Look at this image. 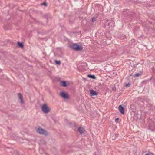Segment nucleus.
<instances>
[{
    "mask_svg": "<svg viewBox=\"0 0 155 155\" xmlns=\"http://www.w3.org/2000/svg\"><path fill=\"white\" fill-rule=\"evenodd\" d=\"M70 48L76 51L81 50L83 49L82 46L81 45H79L78 44H75L70 46Z\"/></svg>",
    "mask_w": 155,
    "mask_h": 155,
    "instance_id": "obj_1",
    "label": "nucleus"
},
{
    "mask_svg": "<svg viewBox=\"0 0 155 155\" xmlns=\"http://www.w3.org/2000/svg\"><path fill=\"white\" fill-rule=\"evenodd\" d=\"M36 131L37 133L41 134L47 135L48 133L44 129H42L41 127H38L36 128Z\"/></svg>",
    "mask_w": 155,
    "mask_h": 155,
    "instance_id": "obj_2",
    "label": "nucleus"
},
{
    "mask_svg": "<svg viewBox=\"0 0 155 155\" xmlns=\"http://www.w3.org/2000/svg\"><path fill=\"white\" fill-rule=\"evenodd\" d=\"M41 110L45 113L47 114L50 112V109L46 104H44L41 107Z\"/></svg>",
    "mask_w": 155,
    "mask_h": 155,
    "instance_id": "obj_3",
    "label": "nucleus"
},
{
    "mask_svg": "<svg viewBox=\"0 0 155 155\" xmlns=\"http://www.w3.org/2000/svg\"><path fill=\"white\" fill-rule=\"evenodd\" d=\"M60 96L64 99L68 98V95L67 93L64 92H62L60 94Z\"/></svg>",
    "mask_w": 155,
    "mask_h": 155,
    "instance_id": "obj_4",
    "label": "nucleus"
},
{
    "mask_svg": "<svg viewBox=\"0 0 155 155\" xmlns=\"http://www.w3.org/2000/svg\"><path fill=\"white\" fill-rule=\"evenodd\" d=\"M18 96L19 99L20 100V102L21 104H24V102L23 100V97L21 94L20 93H18Z\"/></svg>",
    "mask_w": 155,
    "mask_h": 155,
    "instance_id": "obj_5",
    "label": "nucleus"
},
{
    "mask_svg": "<svg viewBox=\"0 0 155 155\" xmlns=\"http://www.w3.org/2000/svg\"><path fill=\"white\" fill-rule=\"evenodd\" d=\"M90 94L91 96H93L94 95H97V93L95 91L91 90L90 91Z\"/></svg>",
    "mask_w": 155,
    "mask_h": 155,
    "instance_id": "obj_6",
    "label": "nucleus"
},
{
    "mask_svg": "<svg viewBox=\"0 0 155 155\" xmlns=\"http://www.w3.org/2000/svg\"><path fill=\"white\" fill-rule=\"evenodd\" d=\"M118 109L120 112V113L122 114H124V108L121 106V105H120L119 106Z\"/></svg>",
    "mask_w": 155,
    "mask_h": 155,
    "instance_id": "obj_7",
    "label": "nucleus"
},
{
    "mask_svg": "<svg viewBox=\"0 0 155 155\" xmlns=\"http://www.w3.org/2000/svg\"><path fill=\"white\" fill-rule=\"evenodd\" d=\"M84 131V128L81 127H80L78 128V131L81 134H83Z\"/></svg>",
    "mask_w": 155,
    "mask_h": 155,
    "instance_id": "obj_8",
    "label": "nucleus"
},
{
    "mask_svg": "<svg viewBox=\"0 0 155 155\" xmlns=\"http://www.w3.org/2000/svg\"><path fill=\"white\" fill-rule=\"evenodd\" d=\"M60 85L62 86L65 87L66 86V83L65 81H62L61 82Z\"/></svg>",
    "mask_w": 155,
    "mask_h": 155,
    "instance_id": "obj_9",
    "label": "nucleus"
},
{
    "mask_svg": "<svg viewBox=\"0 0 155 155\" xmlns=\"http://www.w3.org/2000/svg\"><path fill=\"white\" fill-rule=\"evenodd\" d=\"M88 77L89 78H93L94 79H96V77L94 75H88Z\"/></svg>",
    "mask_w": 155,
    "mask_h": 155,
    "instance_id": "obj_10",
    "label": "nucleus"
},
{
    "mask_svg": "<svg viewBox=\"0 0 155 155\" xmlns=\"http://www.w3.org/2000/svg\"><path fill=\"white\" fill-rule=\"evenodd\" d=\"M18 44L19 45V46L21 47H23V45L22 43H20L19 42H18Z\"/></svg>",
    "mask_w": 155,
    "mask_h": 155,
    "instance_id": "obj_11",
    "label": "nucleus"
},
{
    "mask_svg": "<svg viewBox=\"0 0 155 155\" xmlns=\"http://www.w3.org/2000/svg\"><path fill=\"white\" fill-rule=\"evenodd\" d=\"M55 63L58 64H60V62L59 61H57V60L55 61Z\"/></svg>",
    "mask_w": 155,
    "mask_h": 155,
    "instance_id": "obj_12",
    "label": "nucleus"
},
{
    "mask_svg": "<svg viewBox=\"0 0 155 155\" xmlns=\"http://www.w3.org/2000/svg\"><path fill=\"white\" fill-rule=\"evenodd\" d=\"M140 75V74L139 73H137V74H135V76H136V77H138Z\"/></svg>",
    "mask_w": 155,
    "mask_h": 155,
    "instance_id": "obj_13",
    "label": "nucleus"
},
{
    "mask_svg": "<svg viewBox=\"0 0 155 155\" xmlns=\"http://www.w3.org/2000/svg\"><path fill=\"white\" fill-rule=\"evenodd\" d=\"M118 120H119V118H117L115 120V122L116 123H118Z\"/></svg>",
    "mask_w": 155,
    "mask_h": 155,
    "instance_id": "obj_14",
    "label": "nucleus"
},
{
    "mask_svg": "<svg viewBox=\"0 0 155 155\" xmlns=\"http://www.w3.org/2000/svg\"><path fill=\"white\" fill-rule=\"evenodd\" d=\"M130 84H127L126 85V87H129L130 86Z\"/></svg>",
    "mask_w": 155,
    "mask_h": 155,
    "instance_id": "obj_15",
    "label": "nucleus"
},
{
    "mask_svg": "<svg viewBox=\"0 0 155 155\" xmlns=\"http://www.w3.org/2000/svg\"><path fill=\"white\" fill-rule=\"evenodd\" d=\"M41 5H44L45 6H46V3H44L42 4H41Z\"/></svg>",
    "mask_w": 155,
    "mask_h": 155,
    "instance_id": "obj_16",
    "label": "nucleus"
},
{
    "mask_svg": "<svg viewBox=\"0 0 155 155\" xmlns=\"http://www.w3.org/2000/svg\"><path fill=\"white\" fill-rule=\"evenodd\" d=\"M92 21L93 22H94V18L92 19Z\"/></svg>",
    "mask_w": 155,
    "mask_h": 155,
    "instance_id": "obj_17",
    "label": "nucleus"
},
{
    "mask_svg": "<svg viewBox=\"0 0 155 155\" xmlns=\"http://www.w3.org/2000/svg\"><path fill=\"white\" fill-rule=\"evenodd\" d=\"M145 155H151L150 154V153H147L145 154Z\"/></svg>",
    "mask_w": 155,
    "mask_h": 155,
    "instance_id": "obj_18",
    "label": "nucleus"
}]
</instances>
